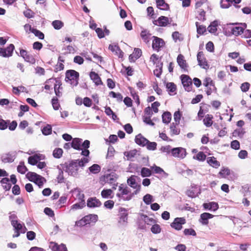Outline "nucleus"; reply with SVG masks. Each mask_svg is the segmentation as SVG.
<instances>
[{
	"mask_svg": "<svg viewBox=\"0 0 251 251\" xmlns=\"http://www.w3.org/2000/svg\"><path fill=\"white\" fill-rule=\"evenodd\" d=\"M79 74L74 70H69L65 73V81L72 86H76L78 83Z\"/></svg>",
	"mask_w": 251,
	"mask_h": 251,
	"instance_id": "1",
	"label": "nucleus"
},
{
	"mask_svg": "<svg viewBox=\"0 0 251 251\" xmlns=\"http://www.w3.org/2000/svg\"><path fill=\"white\" fill-rule=\"evenodd\" d=\"M79 167L77 164V160H72L70 163H65L63 169L68 173L69 175L75 176L78 174Z\"/></svg>",
	"mask_w": 251,
	"mask_h": 251,
	"instance_id": "2",
	"label": "nucleus"
},
{
	"mask_svg": "<svg viewBox=\"0 0 251 251\" xmlns=\"http://www.w3.org/2000/svg\"><path fill=\"white\" fill-rule=\"evenodd\" d=\"M97 221L98 216L97 215L89 214L76 221L75 225L77 226L81 227L88 224L95 223Z\"/></svg>",
	"mask_w": 251,
	"mask_h": 251,
	"instance_id": "3",
	"label": "nucleus"
},
{
	"mask_svg": "<svg viewBox=\"0 0 251 251\" xmlns=\"http://www.w3.org/2000/svg\"><path fill=\"white\" fill-rule=\"evenodd\" d=\"M26 177L30 181L34 182L41 188L43 186L45 179L42 176L34 172H28L26 174Z\"/></svg>",
	"mask_w": 251,
	"mask_h": 251,
	"instance_id": "4",
	"label": "nucleus"
},
{
	"mask_svg": "<svg viewBox=\"0 0 251 251\" xmlns=\"http://www.w3.org/2000/svg\"><path fill=\"white\" fill-rule=\"evenodd\" d=\"M171 154L174 157L182 159L186 157L187 152L185 149L181 147H177L171 149Z\"/></svg>",
	"mask_w": 251,
	"mask_h": 251,
	"instance_id": "5",
	"label": "nucleus"
},
{
	"mask_svg": "<svg viewBox=\"0 0 251 251\" xmlns=\"http://www.w3.org/2000/svg\"><path fill=\"white\" fill-rule=\"evenodd\" d=\"M152 38H153L152 43V49L157 51H160L161 48L165 46V41L163 39L157 36H153Z\"/></svg>",
	"mask_w": 251,
	"mask_h": 251,
	"instance_id": "6",
	"label": "nucleus"
},
{
	"mask_svg": "<svg viewBox=\"0 0 251 251\" xmlns=\"http://www.w3.org/2000/svg\"><path fill=\"white\" fill-rule=\"evenodd\" d=\"M180 78L184 89L187 92L191 91L192 90V81L190 76L186 75H182Z\"/></svg>",
	"mask_w": 251,
	"mask_h": 251,
	"instance_id": "7",
	"label": "nucleus"
},
{
	"mask_svg": "<svg viewBox=\"0 0 251 251\" xmlns=\"http://www.w3.org/2000/svg\"><path fill=\"white\" fill-rule=\"evenodd\" d=\"M172 21V20L171 18H169L164 16H161L157 20L153 21V24L158 26L165 27L168 25H170Z\"/></svg>",
	"mask_w": 251,
	"mask_h": 251,
	"instance_id": "8",
	"label": "nucleus"
},
{
	"mask_svg": "<svg viewBox=\"0 0 251 251\" xmlns=\"http://www.w3.org/2000/svg\"><path fill=\"white\" fill-rule=\"evenodd\" d=\"M15 47L13 44H10L6 48H0V56L4 57H8L11 56L13 54Z\"/></svg>",
	"mask_w": 251,
	"mask_h": 251,
	"instance_id": "9",
	"label": "nucleus"
},
{
	"mask_svg": "<svg viewBox=\"0 0 251 251\" xmlns=\"http://www.w3.org/2000/svg\"><path fill=\"white\" fill-rule=\"evenodd\" d=\"M137 176L134 175H132L130 176L127 180V183L129 186L131 187L136 189V191H135V194H137L140 191L141 185L138 184L136 182Z\"/></svg>",
	"mask_w": 251,
	"mask_h": 251,
	"instance_id": "10",
	"label": "nucleus"
},
{
	"mask_svg": "<svg viewBox=\"0 0 251 251\" xmlns=\"http://www.w3.org/2000/svg\"><path fill=\"white\" fill-rule=\"evenodd\" d=\"M197 60L199 65L201 68L207 69L209 68L206 58L202 51H199L197 54Z\"/></svg>",
	"mask_w": 251,
	"mask_h": 251,
	"instance_id": "11",
	"label": "nucleus"
},
{
	"mask_svg": "<svg viewBox=\"0 0 251 251\" xmlns=\"http://www.w3.org/2000/svg\"><path fill=\"white\" fill-rule=\"evenodd\" d=\"M186 220L184 218H176L171 224V226L176 230H179L182 228V225L185 224Z\"/></svg>",
	"mask_w": 251,
	"mask_h": 251,
	"instance_id": "12",
	"label": "nucleus"
},
{
	"mask_svg": "<svg viewBox=\"0 0 251 251\" xmlns=\"http://www.w3.org/2000/svg\"><path fill=\"white\" fill-rule=\"evenodd\" d=\"M108 49L119 58H122L123 57L124 52L118 45H110Z\"/></svg>",
	"mask_w": 251,
	"mask_h": 251,
	"instance_id": "13",
	"label": "nucleus"
},
{
	"mask_svg": "<svg viewBox=\"0 0 251 251\" xmlns=\"http://www.w3.org/2000/svg\"><path fill=\"white\" fill-rule=\"evenodd\" d=\"M50 248L52 251H68L65 245L63 244L58 245L53 242L50 243Z\"/></svg>",
	"mask_w": 251,
	"mask_h": 251,
	"instance_id": "14",
	"label": "nucleus"
},
{
	"mask_svg": "<svg viewBox=\"0 0 251 251\" xmlns=\"http://www.w3.org/2000/svg\"><path fill=\"white\" fill-rule=\"evenodd\" d=\"M213 217H214V215L210 213H206V212L203 213L200 216V219H199V222L202 225H207L209 223L208 219H211Z\"/></svg>",
	"mask_w": 251,
	"mask_h": 251,
	"instance_id": "15",
	"label": "nucleus"
},
{
	"mask_svg": "<svg viewBox=\"0 0 251 251\" xmlns=\"http://www.w3.org/2000/svg\"><path fill=\"white\" fill-rule=\"evenodd\" d=\"M78 198L79 201V202L73 204L72 206V209H77L82 208L85 206L84 194H79L78 195Z\"/></svg>",
	"mask_w": 251,
	"mask_h": 251,
	"instance_id": "16",
	"label": "nucleus"
},
{
	"mask_svg": "<svg viewBox=\"0 0 251 251\" xmlns=\"http://www.w3.org/2000/svg\"><path fill=\"white\" fill-rule=\"evenodd\" d=\"M135 142L137 144L144 147L149 142V140L140 133L135 136Z\"/></svg>",
	"mask_w": 251,
	"mask_h": 251,
	"instance_id": "17",
	"label": "nucleus"
},
{
	"mask_svg": "<svg viewBox=\"0 0 251 251\" xmlns=\"http://www.w3.org/2000/svg\"><path fill=\"white\" fill-rule=\"evenodd\" d=\"M241 25H243L244 27L236 26L232 28L231 33L233 35L237 36L242 34L243 30L247 27V25L245 23L241 24Z\"/></svg>",
	"mask_w": 251,
	"mask_h": 251,
	"instance_id": "18",
	"label": "nucleus"
},
{
	"mask_svg": "<svg viewBox=\"0 0 251 251\" xmlns=\"http://www.w3.org/2000/svg\"><path fill=\"white\" fill-rule=\"evenodd\" d=\"M177 62L181 69L184 70H187L188 65L186 60L184 59V56L182 54H179L177 56Z\"/></svg>",
	"mask_w": 251,
	"mask_h": 251,
	"instance_id": "19",
	"label": "nucleus"
},
{
	"mask_svg": "<svg viewBox=\"0 0 251 251\" xmlns=\"http://www.w3.org/2000/svg\"><path fill=\"white\" fill-rule=\"evenodd\" d=\"M55 80V84L54 86V90L55 94L57 97H60L62 96V92L60 91V89H62L61 87L62 82L60 80L54 78Z\"/></svg>",
	"mask_w": 251,
	"mask_h": 251,
	"instance_id": "20",
	"label": "nucleus"
},
{
	"mask_svg": "<svg viewBox=\"0 0 251 251\" xmlns=\"http://www.w3.org/2000/svg\"><path fill=\"white\" fill-rule=\"evenodd\" d=\"M87 204L89 207H96L100 206L101 203L96 198H91L87 200Z\"/></svg>",
	"mask_w": 251,
	"mask_h": 251,
	"instance_id": "21",
	"label": "nucleus"
},
{
	"mask_svg": "<svg viewBox=\"0 0 251 251\" xmlns=\"http://www.w3.org/2000/svg\"><path fill=\"white\" fill-rule=\"evenodd\" d=\"M207 163L211 167L218 168L220 166V163L217 161L216 158L214 156L208 157L206 158Z\"/></svg>",
	"mask_w": 251,
	"mask_h": 251,
	"instance_id": "22",
	"label": "nucleus"
},
{
	"mask_svg": "<svg viewBox=\"0 0 251 251\" xmlns=\"http://www.w3.org/2000/svg\"><path fill=\"white\" fill-rule=\"evenodd\" d=\"M151 35V34L150 32V31L148 30L147 29H143L140 33V36L142 39L146 44L149 43Z\"/></svg>",
	"mask_w": 251,
	"mask_h": 251,
	"instance_id": "23",
	"label": "nucleus"
},
{
	"mask_svg": "<svg viewBox=\"0 0 251 251\" xmlns=\"http://www.w3.org/2000/svg\"><path fill=\"white\" fill-rule=\"evenodd\" d=\"M90 77L96 85L102 84V82L101 78L97 73L95 72H91L90 73Z\"/></svg>",
	"mask_w": 251,
	"mask_h": 251,
	"instance_id": "24",
	"label": "nucleus"
},
{
	"mask_svg": "<svg viewBox=\"0 0 251 251\" xmlns=\"http://www.w3.org/2000/svg\"><path fill=\"white\" fill-rule=\"evenodd\" d=\"M203 207L205 209L216 211L219 208V205L218 203L213 201L209 203H204Z\"/></svg>",
	"mask_w": 251,
	"mask_h": 251,
	"instance_id": "25",
	"label": "nucleus"
},
{
	"mask_svg": "<svg viewBox=\"0 0 251 251\" xmlns=\"http://www.w3.org/2000/svg\"><path fill=\"white\" fill-rule=\"evenodd\" d=\"M82 139L78 138H75L73 139L71 143V146L73 148L76 150H81V145Z\"/></svg>",
	"mask_w": 251,
	"mask_h": 251,
	"instance_id": "26",
	"label": "nucleus"
},
{
	"mask_svg": "<svg viewBox=\"0 0 251 251\" xmlns=\"http://www.w3.org/2000/svg\"><path fill=\"white\" fill-rule=\"evenodd\" d=\"M119 190L121 192V193H117V196L118 197H121V196L124 195H127L129 192L130 190L128 187L125 186L124 184H122L119 186Z\"/></svg>",
	"mask_w": 251,
	"mask_h": 251,
	"instance_id": "27",
	"label": "nucleus"
},
{
	"mask_svg": "<svg viewBox=\"0 0 251 251\" xmlns=\"http://www.w3.org/2000/svg\"><path fill=\"white\" fill-rule=\"evenodd\" d=\"M101 196L102 198L108 199L113 198V192L110 189H103L101 192Z\"/></svg>",
	"mask_w": 251,
	"mask_h": 251,
	"instance_id": "28",
	"label": "nucleus"
},
{
	"mask_svg": "<svg viewBox=\"0 0 251 251\" xmlns=\"http://www.w3.org/2000/svg\"><path fill=\"white\" fill-rule=\"evenodd\" d=\"M213 116L211 114H207L203 120L204 125L206 127H210L213 123Z\"/></svg>",
	"mask_w": 251,
	"mask_h": 251,
	"instance_id": "29",
	"label": "nucleus"
},
{
	"mask_svg": "<svg viewBox=\"0 0 251 251\" xmlns=\"http://www.w3.org/2000/svg\"><path fill=\"white\" fill-rule=\"evenodd\" d=\"M157 7L163 10H167L169 9V5L165 2L164 0H156Z\"/></svg>",
	"mask_w": 251,
	"mask_h": 251,
	"instance_id": "30",
	"label": "nucleus"
},
{
	"mask_svg": "<svg viewBox=\"0 0 251 251\" xmlns=\"http://www.w3.org/2000/svg\"><path fill=\"white\" fill-rule=\"evenodd\" d=\"M0 183L2 184L3 189L5 191H8L10 189L11 184L9 183V179L8 178L4 177L2 178L0 180Z\"/></svg>",
	"mask_w": 251,
	"mask_h": 251,
	"instance_id": "31",
	"label": "nucleus"
},
{
	"mask_svg": "<svg viewBox=\"0 0 251 251\" xmlns=\"http://www.w3.org/2000/svg\"><path fill=\"white\" fill-rule=\"evenodd\" d=\"M162 122L168 124L170 123L172 119V115L170 112H165L162 115Z\"/></svg>",
	"mask_w": 251,
	"mask_h": 251,
	"instance_id": "32",
	"label": "nucleus"
},
{
	"mask_svg": "<svg viewBox=\"0 0 251 251\" xmlns=\"http://www.w3.org/2000/svg\"><path fill=\"white\" fill-rule=\"evenodd\" d=\"M218 23L217 21H214L211 23L210 25L208 26V31L211 33H215L217 30V26Z\"/></svg>",
	"mask_w": 251,
	"mask_h": 251,
	"instance_id": "33",
	"label": "nucleus"
},
{
	"mask_svg": "<svg viewBox=\"0 0 251 251\" xmlns=\"http://www.w3.org/2000/svg\"><path fill=\"white\" fill-rule=\"evenodd\" d=\"M151 169L153 171V173L157 174H163L164 175H167V174L160 167L157 166L155 165L151 166Z\"/></svg>",
	"mask_w": 251,
	"mask_h": 251,
	"instance_id": "34",
	"label": "nucleus"
},
{
	"mask_svg": "<svg viewBox=\"0 0 251 251\" xmlns=\"http://www.w3.org/2000/svg\"><path fill=\"white\" fill-rule=\"evenodd\" d=\"M166 88L167 91L169 93H173L174 94H176V86L173 82H168L166 84Z\"/></svg>",
	"mask_w": 251,
	"mask_h": 251,
	"instance_id": "35",
	"label": "nucleus"
},
{
	"mask_svg": "<svg viewBox=\"0 0 251 251\" xmlns=\"http://www.w3.org/2000/svg\"><path fill=\"white\" fill-rule=\"evenodd\" d=\"M163 63L156 65V68L153 71L154 75L157 77H160L162 73Z\"/></svg>",
	"mask_w": 251,
	"mask_h": 251,
	"instance_id": "36",
	"label": "nucleus"
},
{
	"mask_svg": "<svg viewBox=\"0 0 251 251\" xmlns=\"http://www.w3.org/2000/svg\"><path fill=\"white\" fill-rule=\"evenodd\" d=\"M152 174V171L151 169L143 167L141 170V175L143 177H149Z\"/></svg>",
	"mask_w": 251,
	"mask_h": 251,
	"instance_id": "37",
	"label": "nucleus"
},
{
	"mask_svg": "<svg viewBox=\"0 0 251 251\" xmlns=\"http://www.w3.org/2000/svg\"><path fill=\"white\" fill-rule=\"evenodd\" d=\"M124 211V212L121 213L119 222L120 223H125L127 222V218H128V214L124 208H121V211L122 212Z\"/></svg>",
	"mask_w": 251,
	"mask_h": 251,
	"instance_id": "38",
	"label": "nucleus"
},
{
	"mask_svg": "<svg viewBox=\"0 0 251 251\" xmlns=\"http://www.w3.org/2000/svg\"><path fill=\"white\" fill-rule=\"evenodd\" d=\"M219 175L220 177L226 178L230 175V171L227 168H223L219 172Z\"/></svg>",
	"mask_w": 251,
	"mask_h": 251,
	"instance_id": "39",
	"label": "nucleus"
},
{
	"mask_svg": "<svg viewBox=\"0 0 251 251\" xmlns=\"http://www.w3.org/2000/svg\"><path fill=\"white\" fill-rule=\"evenodd\" d=\"M203 85L206 87L208 86L213 87V88L216 90V88L215 86V84L213 80L210 77H206L203 80Z\"/></svg>",
	"mask_w": 251,
	"mask_h": 251,
	"instance_id": "40",
	"label": "nucleus"
},
{
	"mask_svg": "<svg viewBox=\"0 0 251 251\" xmlns=\"http://www.w3.org/2000/svg\"><path fill=\"white\" fill-rule=\"evenodd\" d=\"M206 158V155L202 151L199 152L196 156H193V159L200 161H204Z\"/></svg>",
	"mask_w": 251,
	"mask_h": 251,
	"instance_id": "41",
	"label": "nucleus"
},
{
	"mask_svg": "<svg viewBox=\"0 0 251 251\" xmlns=\"http://www.w3.org/2000/svg\"><path fill=\"white\" fill-rule=\"evenodd\" d=\"M101 168L98 164H94L89 168L90 172L93 174H96L100 171Z\"/></svg>",
	"mask_w": 251,
	"mask_h": 251,
	"instance_id": "42",
	"label": "nucleus"
},
{
	"mask_svg": "<svg viewBox=\"0 0 251 251\" xmlns=\"http://www.w3.org/2000/svg\"><path fill=\"white\" fill-rule=\"evenodd\" d=\"M40 159L39 157L37 155L29 156L28 158V162L29 164L32 165H35L37 163L38 160Z\"/></svg>",
	"mask_w": 251,
	"mask_h": 251,
	"instance_id": "43",
	"label": "nucleus"
},
{
	"mask_svg": "<svg viewBox=\"0 0 251 251\" xmlns=\"http://www.w3.org/2000/svg\"><path fill=\"white\" fill-rule=\"evenodd\" d=\"M129 89L130 90V94L133 97V99L135 100L137 105H139L140 103L139 96L132 88L129 87Z\"/></svg>",
	"mask_w": 251,
	"mask_h": 251,
	"instance_id": "44",
	"label": "nucleus"
},
{
	"mask_svg": "<svg viewBox=\"0 0 251 251\" xmlns=\"http://www.w3.org/2000/svg\"><path fill=\"white\" fill-rule=\"evenodd\" d=\"M52 25L57 30L61 29L64 26V23L60 20H55L52 22Z\"/></svg>",
	"mask_w": 251,
	"mask_h": 251,
	"instance_id": "45",
	"label": "nucleus"
},
{
	"mask_svg": "<svg viewBox=\"0 0 251 251\" xmlns=\"http://www.w3.org/2000/svg\"><path fill=\"white\" fill-rule=\"evenodd\" d=\"M170 131L172 135H178L180 133V129L177 127L176 125L172 123L170 126Z\"/></svg>",
	"mask_w": 251,
	"mask_h": 251,
	"instance_id": "46",
	"label": "nucleus"
},
{
	"mask_svg": "<svg viewBox=\"0 0 251 251\" xmlns=\"http://www.w3.org/2000/svg\"><path fill=\"white\" fill-rule=\"evenodd\" d=\"M63 150L61 148H55L53 151V156L56 158H60L62 157L63 154Z\"/></svg>",
	"mask_w": 251,
	"mask_h": 251,
	"instance_id": "47",
	"label": "nucleus"
},
{
	"mask_svg": "<svg viewBox=\"0 0 251 251\" xmlns=\"http://www.w3.org/2000/svg\"><path fill=\"white\" fill-rule=\"evenodd\" d=\"M17 171L19 173L24 174L27 171V169L25 165L23 162H21L17 167Z\"/></svg>",
	"mask_w": 251,
	"mask_h": 251,
	"instance_id": "48",
	"label": "nucleus"
},
{
	"mask_svg": "<svg viewBox=\"0 0 251 251\" xmlns=\"http://www.w3.org/2000/svg\"><path fill=\"white\" fill-rule=\"evenodd\" d=\"M197 26V30L198 34L201 35L203 34L206 31L205 26L203 25H200L198 22L196 23Z\"/></svg>",
	"mask_w": 251,
	"mask_h": 251,
	"instance_id": "49",
	"label": "nucleus"
},
{
	"mask_svg": "<svg viewBox=\"0 0 251 251\" xmlns=\"http://www.w3.org/2000/svg\"><path fill=\"white\" fill-rule=\"evenodd\" d=\"M57 97H53L51 100V104L54 110H58L60 107V104L58 102Z\"/></svg>",
	"mask_w": 251,
	"mask_h": 251,
	"instance_id": "50",
	"label": "nucleus"
},
{
	"mask_svg": "<svg viewBox=\"0 0 251 251\" xmlns=\"http://www.w3.org/2000/svg\"><path fill=\"white\" fill-rule=\"evenodd\" d=\"M137 151L136 150H131L126 152L125 155L127 157V160H131L136 155Z\"/></svg>",
	"mask_w": 251,
	"mask_h": 251,
	"instance_id": "51",
	"label": "nucleus"
},
{
	"mask_svg": "<svg viewBox=\"0 0 251 251\" xmlns=\"http://www.w3.org/2000/svg\"><path fill=\"white\" fill-rule=\"evenodd\" d=\"M9 124V120L5 121L3 119H0V129L4 130L6 129Z\"/></svg>",
	"mask_w": 251,
	"mask_h": 251,
	"instance_id": "52",
	"label": "nucleus"
},
{
	"mask_svg": "<svg viewBox=\"0 0 251 251\" xmlns=\"http://www.w3.org/2000/svg\"><path fill=\"white\" fill-rule=\"evenodd\" d=\"M181 116L182 115L179 110L176 111L175 112L174 117L176 125L179 124Z\"/></svg>",
	"mask_w": 251,
	"mask_h": 251,
	"instance_id": "53",
	"label": "nucleus"
},
{
	"mask_svg": "<svg viewBox=\"0 0 251 251\" xmlns=\"http://www.w3.org/2000/svg\"><path fill=\"white\" fill-rule=\"evenodd\" d=\"M11 225L14 227L15 230L21 231L23 226L17 220H12L11 221Z\"/></svg>",
	"mask_w": 251,
	"mask_h": 251,
	"instance_id": "54",
	"label": "nucleus"
},
{
	"mask_svg": "<svg viewBox=\"0 0 251 251\" xmlns=\"http://www.w3.org/2000/svg\"><path fill=\"white\" fill-rule=\"evenodd\" d=\"M109 95L113 98H116L119 101H122L123 100V96L120 93H116L113 91H111L109 93Z\"/></svg>",
	"mask_w": 251,
	"mask_h": 251,
	"instance_id": "55",
	"label": "nucleus"
},
{
	"mask_svg": "<svg viewBox=\"0 0 251 251\" xmlns=\"http://www.w3.org/2000/svg\"><path fill=\"white\" fill-rule=\"evenodd\" d=\"M52 128L50 125H47L42 129V133L45 135H48L51 133Z\"/></svg>",
	"mask_w": 251,
	"mask_h": 251,
	"instance_id": "56",
	"label": "nucleus"
},
{
	"mask_svg": "<svg viewBox=\"0 0 251 251\" xmlns=\"http://www.w3.org/2000/svg\"><path fill=\"white\" fill-rule=\"evenodd\" d=\"M33 30V33L35 35V36L37 37L40 39L42 40L44 39L45 36L43 32L36 28Z\"/></svg>",
	"mask_w": 251,
	"mask_h": 251,
	"instance_id": "57",
	"label": "nucleus"
},
{
	"mask_svg": "<svg viewBox=\"0 0 251 251\" xmlns=\"http://www.w3.org/2000/svg\"><path fill=\"white\" fill-rule=\"evenodd\" d=\"M104 180L110 184H114L116 182L115 179L111 177L110 175H106L103 176Z\"/></svg>",
	"mask_w": 251,
	"mask_h": 251,
	"instance_id": "58",
	"label": "nucleus"
},
{
	"mask_svg": "<svg viewBox=\"0 0 251 251\" xmlns=\"http://www.w3.org/2000/svg\"><path fill=\"white\" fill-rule=\"evenodd\" d=\"M77 160V164L78 167H83L85 165L89 162V159L86 157H83L80 160Z\"/></svg>",
	"mask_w": 251,
	"mask_h": 251,
	"instance_id": "59",
	"label": "nucleus"
},
{
	"mask_svg": "<svg viewBox=\"0 0 251 251\" xmlns=\"http://www.w3.org/2000/svg\"><path fill=\"white\" fill-rule=\"evenodd\" d=\"M146 146L149 150L154 151L156 149L157 143L154 142H151L149 141V142L146 144Z\"/></svg>",
	"mask_w": 251,
	"mask_h": 251,
	"instance_id": "60",
	"label": "nucleus"
},
{
	"mask_svg": "<svg viewBox=\"0 0 251 251\" xmlns=\"http://www.w3.org/2000/svg\"><path fill=\"white\" fill-rule=\"evenodd\" d=\"M25 60L27 62H29L31 64H34L35 63V59L30 54H28L24 58Z\"/></svg>",
	"mask_w": 251,
	"mask_h": 251,
	"instance_id": "61",
	"label": "nucleus"
},
{
	"mask_svg": "<svg viewBox=\"0 0 251 251\" xmlns=\"http://www.w3.org/2000/svg\"><path fill=\"white\" fill-rule=\"evenodd\" d=\"M114 201L112 200H108L104 202V206L107 209H111L114 205Z\"/></svg>",
	"mask_w": 251,
	"mask_h": 251,
	"instance_id": "62",
	"label": "nucleus"
},
{
	"mask_svg": "<svg viewBox=\"0 0 251 251\" xmlns=\"http://www.w3.org/2000/svg\"><path fill=\"white\" fill-rule=\"evenodd\" d=\"M160 105V103L158 101H155L153 103L151 104V108L152 109V111L155 113H156L158 112V107Z\"/></svg>",
	"mask_w": 251,
	"mask_h": 251,
	"instance_id": "63",
	"label": "nucleus"
},
{
	"mask_svg": "<svg viewBox=\"0 0 251 251\" xmlns=\"http://www.w3.org/2000/svg\"><path fill=\"white\" fill-rule=\"evenodd\" d=\"M152 197L151 195L147 194L143 197V201L146 204H150L152 201Z\"/></svg>",
	"mask_w": 251,
	"mask_h": 251,
	"instance_id": "64",
	"label": "nucleus"
}]
</instances>
